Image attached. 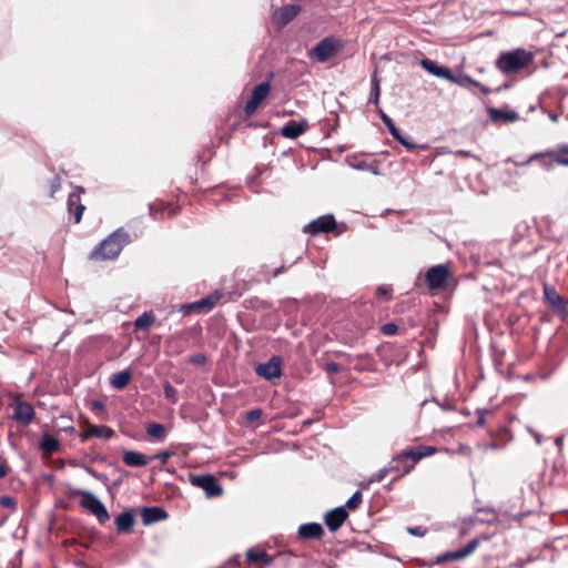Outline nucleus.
I'll list each match as a JSON object with an SVG mask.
<instances>
[{
	"instance_id": "nucleus-1",
	"label": "nucleus",
	"mask_w": 568,
	"mask_h": 568,
	"mask_svg": "<svg viewBox=\"0 0 568 568\" xmlns=\"http://www.w3.org/2000/svg\"><path fill=\"white\" fill-rule=\"evenodd\" d=\"M130 243V234L119 227L104 239L90 254L92 260H114L122 252L123 247Z\"/></svg>"
},
{
	"instance_id": "nucleus-2",
	"label": "nucleus",
	"mask_w": 568,
	"mask_h": 568,
	"mask_svg": "<svg viewBox=\"0 0 568 568\" xmlns=\"http://www.w3.org/2000/svg\"><path fill=\"white\" fill-rule=\"evenodd\" d=\"M532 61L531 52L525 49H515L501 52L495 61V65L503 74L510 75L526 69Z\"/></svg>"
},
{
	"instance_id": "nucleus-3",
	"label": "nucleus",
	"mask_w": 568,
	"mask_h": 568,
	"mask_svg": "<svg viewBox=\"0 0 568 568\" xmlns=\"http://www.w3.org/2000/svg\"><path fill=\"white\" fill-rule=\"evenodd\" d=\"M434 453L435 448L430 446H419L415 449L402 452L399 455L393 458V463L400 466V474L396 476V479L400 478L405 474H408L417 462L424 457L433 455Z\"/></svg>"
},
{
	"instance_id": "nucleus-4",
	"label": "nucleus",
	"mask_w": 568,
	"mask_h": 568,
	"mask_svg": "<svg viewBox=\"0 0 568 568\" xmlns=\"http://www.w3.org/2000/svg\"><path fill=\"white\" fill-rule=\"evenodd\" d=\"M344 47L343 42L333 36L322 39L311 51L313 61L324 63L335 57Z\"/></svg>"
},
{
	"instance_id": "nucleus-5",
	"label": "nucleus",
	"mask_w": 568,
	"mask_h": 568,
	"mask_svg": "<svg viewBox=\"0 0 568 568\" xmlns=\"http://www.w3.org/2000/svg\"><path fill=\"white\" fill-rule=\"evenodd\" d=\"M80 505L93 514L100 524H104L110 519L109 513L102 501L90 491H80Z\"/></svg>"
},
{
	"instance_id": "nucleus-6",
	"label": "nucleus",
	"mask_w": 568,
	"mask_h": 568,
	"mask_svg": "<svg viewBox=\"0 0 568 568\" xmlns=\"http://www.w3.org/2000/svg\"><path fill=\"white\" fill-rule=\"evenodd\" d=\"M190 483L195 487L202 488L209 498L221 496L223 491L216 478L210 474L191 475Z\"/></svg>"
},
{
	"instance_id": "nucleus-7",
	"label": "nucleus",
	"mask_w": 568,
	"mask_h": 568,
	"mask_svg": "<svg viewBox=\"0 0 568 568\" xmlns=\"http://www.w3.org/2000/svg\"><path fill=\"white\" fill-rule=\"evenodd\" d=\"M478 546V540L473 539L470 540L465 547L453 550V551H446L442 555L435 556L429 560V565H442L452 560H458L467 557L470 555Z\"/></svg>"
},
{
	"instance_id": "nucleus-8",
	"label": "nucleus",
	"mask_w": 568,
	"mask_h": 568,
	"mask_svg": "<svg viewBox=\"0 0 568 568\" xmlns=\"http://www.w3.org/2000/svg\"><path fill=\"white\" fill-rule=\"evenodd\" d=\"M544 302L558 314L567 313L568 301L560 295L554 286L547 283L542 285Z\"/></svg>"
},
{
	"instance_id": "nucleus-9",
	"label": "nucleus",
	"mask_w": 568,
	"mask_h": 568,
	"mask_svg": "<svg viewBox=\"0 0 568 568\" xmlns=\"http://www.w3.org/2000/svg\"><path fill=\"white\" fill-rule=\"evenodd\" d=\"M449 276V268L445 264L432 266L426 272L425 282L429 290H437L445 285Z\"/></svg>"
},
{
	"instance_id": "nucleus-10",
	"label": "nucleus",
	"mask_w": 568,
	"mask_h": 568,
	"mask_svg": "<svg viewBox=\"0 0 568 568\" xmlns=\"http://www.w3.org/2000/svg\"><path fill=\"white\" fill-rule=\"evenodd\" d=\"M336 226V222L333 215H322L313 221H311L308 224H306L303 229L304 233H310L313 235H317L320 233H325L333 231Z\"/></svg>"
},
{
	"instance_id": "nucleus-11",
	"label": "nucleus",
	"mask_w": 568,
	"mask_h": 568,
	"mask_svg": "<svg viewBox=\"0 0 568 568\" xmlns=\"http://www.w3.org/2000/svg\"><path fill=\"white\" fill-rule=\"evenodd\" d=\"M282 358L280 356H273L266 363L258 364L255 372L258 376L264 377L267 381L281 376Z\"/></svg>"
},
{
	"instance_id": "nucleus-12",
	"label": "nucleus",
	"mask_w": 568,
	"mask_h": 568,
	"mask_svg": "<svg viewBox=\"0 0 568 568\" xmlns=\"http://www.w3.org/2000/svg\"><path fill=\"white\" fill-rule=\"evenodd\" d=\"M301 11V7L297 4H286L273 12V21L283 28L288 24Z\"/></svg>"
},
{
	"instance_id": "nucleus-13",
	"label": "nucleus",
	"mask_w": 568,
	"mask_h": 568,
	"mask_svg": "<svg viewBox=\"0 0 568 568\" xmlns=\"http://www.w3.org/2000/svg\"><path fill=\"white\" fill-rule=\"evenodd\" d=\"M381 119L384 122V124L387 126L389 133L392 136L402 145L407 148L408 150H415L417 148V144L413 143L412 140L404 135L400 130L395 125L393 120L385 113L381 114Z\"/></svg>"
},
{
	"instance_id": "nucleus-14",
	"label": "nucleus",
	"mask_w": 568,
	"mask_h": 568,
	"mask_svg": "<svg viewBox=\"0 0 568 568\" xmlns=\"http://www.w3.org/2000/svg\"><path fill=\"white\" fill-rule=\"evenodd\" d=\"M348 514L345 506L336 507L326 513L324 520L331 531H336L346 520Z\"/></svg>"
},
{
	"instance_id": "nucleus-15",
	"label": "nucleus",
	"mask_w": 568,
	"mask_h": 568,
	"mask_svg": "<svg viewBox=\"0 0 568 568\" xmlns=\"http://www.w3.org/2000/svg\"><path fill=\"white\" fill-rule=\"evenodd\" d=\"M420 65L424 70H426L428 73L446 79V80H453V72L449 68L438 65L435 61L430 59H423L420 61Z\"/></svg>"
},
{
	"instance_id": "nucleus-16",
	"label": "nucleus",
	"mask_w": 568,
	"mask_h": 568,
	"mask_svg": "<svg viewBox=\"0 0 568 568\" xmlns=\"http://www.w3.org/2000/svg\"><path fill=\"white\" fill-rule=\"evenodd\" d=\"M307 128L308 123L306 120H302L300 122L291 120L281 129V133L284 138L297 139L306 132Z\"/></svg>"
},
{
	"instance_id": "nucleus-17",
	"label": "nucleus",
	"mask_w": 568,
	"mask_h": 568,
	"mask_svg": "<svg viewBox=\"0 0 568 568\" xmlns=\"http://www.w3.org/2000/svg\"><path fill=\"white\" fill-rule=\"evenodd\" d=\"M34 409L27 402H20L14 407L13 417L23 423L24 425H29L34 419Z\"/></svg>"
},
{
	"instance_id": "nucleus-18",
	"label": "nucleus",
	"mask_w": 568,
	"mask_h": 568,
	"mask_svg": "<svg viewBox=\"0 0 568 568\" xmlns=\"http://www.w3.org/2000/svg\"><path fill=\"white\" fill-rule=\"evenodd\" d=\"M221 297H222V293H220L219 291H215L214 293L207 295L206 297H203V298L190 304L187 307H190L192 310H196L199 312H209L216 305V303L220 301Z\"/></svg>"
},
{
	"instance_id": "nucleus-19",
	"label": "nucleus",
	"mask_w": 568,
	"mask_h": 568,
	"mask_svg": "<svg viewBox=\"0 0 568 568\" xmlns=\"http://www.w3.org/2000/svg\"><path fill=\"white\" fill-rule=\"evenodd\" d=\"M323 535L324 529L317 523L303 524L298 528V537L302 539H320Z\"/></svg>"
},
{
	"instance_id": "nucleus-20",
	"label": "nucleus",
	"mask_w": 568,
	"mask_h": 568,
	"mask_svg": "<svg viewBox=\"0 0 568 568\" xmlns=\"http://www.w3.org/2000/svg\"><path fill=\"white\" fill-rule=\"evenodd\" d=\"M168 518L166 511L161 507H144L142 509V521L144 525H151L153 523Z\"/></svg>"
},
{
	"instance_id": "nucleus-21",
	"label": "nucleus",
	"mask_w": 568,
	"mask_h": 568,
	"mask_svg": "<svg viewBox=\"0 0 568 568\" xmlns=\"http://www.w3.org/2000/svg\"><path fill=\"white\" fill-rule=\"evenodd\" d=\"M151 458L135 450H125L123 454V463L130 467H143L149 464Z\"/></svg>"
},
{
	"instance_id": "nucleus-22",
	"label": "nucleus",
	"mask_w": 568,
	"mask_h": 568,
	"mask_svg": "<svg viewBox=\"0 0 568 568\" xmlns=\"http://www.w3.org/2000/svg\"><path fill=\"white\" fill-rule=\"evenodd\" d=\"M115 527L118 532L125 534L131 531L133 525H134V517L131 511L125 510L120 513L115 520H114Z\"/></svg>"
},
{
	"instance_id": "nucleus-23",
	"label": "nucleus",
	"mask_w": 568,
	"mask_h": 568,
	"mask_svg": "<svg viewBox=\"0 0 568 568\" xmlns=\"http://www.w3.org/2000/svg\"><path fill=\"white\" fill-rule=\"evenodd\" d=\"M132 378V373L130 369H124L118 373L112 374L110 377V384L114 389L121 390L124 389Z\"/></svg>"
},
{
	"instance_id": "nucleus-24",
	"label": "nucleus",
	"mask_w": 568,
	"mask_h": 568,
	"mask_svg": "<svg viewBox=\"0 0 568 568\" xmlns=\"http://www.w3.org/2000/svg\"><path fill=\"white\" fill-rule=\"evenodd\" d=\"M246 561L250 564L261 562L264 566H268L272 564L270 556L265 550L260 548H251L246 551Z\"/></svg>"
},
{
	"instance_id": "nucleus-25",
	"label": "nucleus",
	"mask_w": 568,
	"mask_h": 568,
	"mask_svg": "<svg viewBox=\"0 0 568 568\" xmlns=\"http://www.w3.org/2000/svg\"><path fill=\"white\" fill-rule=\"evenodd\" d=\"M487 111H488L489 118L493 122H497L499 120H504L507 122H514V121L518 120V118H519L518 113L515 111H504V110L493 108V106H489L487 109Z\"/></svg>"
},
{
	"instance_id": "nucleus-26",
	"label": "nucleus",
	"mask_w": 568,
	"mask_h": 568,
	"mask_svg": "<svg viewBox=\"0 0 568 568\" xmlns=\"http://www.w3.org/2000/svg\"><path fill=\"white\" fill-rule=\"evenodd\" d=\"M554 156H556L555 152L534 153L524 162V164H530L531 162L538 161L541 166L550 169L554 163H556L552 161Z\"/></svg>"
},
{
	"instance_id": "nucleus-27",
	"label": "nucleus",
	"mask_w": 568,
	"mask_h": 568,
	"mask_svg": "<svg viewBox=\"0 0 568 568\" xmlns=\"http://www.w3.org/2000/svg\"><path fill=\"white\" fill-rule=\"evenodd\" d=\"M349 165L358 171H368L375 175L381 174L379 172V163L377 161H367L364 159H355Z\"/></svg>"
},
{
	"instance_id": "nucleus-28",
	"label": "nucleus",
	"mask_w": 568,
	"mask_h": 568,
	"mask_svg": "<svg viewBox=\"0 0 568 568\" xmlns=\"http://www.w3.org/2000/svg\"><path fill=\"white\" fill-rule=\"evenodd\" d=\"M39 447L40 449L47 454V455H52L53 453L58 452L59 448H60V443L57 438H54L52 435L50 434H44L42 437H41V440L39 443Z\"/></svg>"
},
{
	"instance_id": "nucleus-29",
	"label": "nucleus",
	"mask_w": 568,
	"mask_h": 568,
	"mask_svg": "<svg viewBox=\"0 0 568 568\" xmlns=\"http://www.w3.org/2000/svg\"><path fill=\"white\" fill-rule=\"evenodd\" d=\"M154 321L155 316L152 312H144L135 320L134 326L136 329L149 331Z\"/></svg>"
},
{
	"instance_id": "nucleus-30",
	"label": "nucleus",
	"mask_w": 568,
	"mask_h": 568,
	"mask_svg": "<svg viewBox=\"0 0 568 568\" xmlns=\"http://www.w3.org/2000/svg\"><path fill=\"white\" fill-rule=\"evenodd\" d=\"M89 428L92 437L110 439L114 436V430L105 425H91Z\"/></svg>"
},
{
	"instance_id": "nucleus-31",
	"label": "nucleus",
	"mask_w": 568,
	"mask_h": 568,
	"mask_svg": "<svg viewBox=\"0 0 568 568\" xmlns=\"http://www.w3.org/2000/svg\"><path fill=\"white\" fill-rule=\"evenodd\" d=\"M271 85L268 82L258 83L252 92L251 99L255 100L258 104L268 95Z\"/></svg>"
},
{
	"instance_id": "nucleus-32",
	"label": "nucleus",
	"mask_w": 568,
	"mask_h": 568,
	"mask_svg": "<svg viewBox=\"0 0 568 568\" xmlns=\"http://www.w3.org/2000/svg\"><path fill=\"white\" fill-rule=\"evenodd\" d=\"M84 192V189L82 186H75L74 190L69 194L68 196V210L69 213L73 212V209H75L81 203V194Z\"/></svg>"
},
{
	"instance_id": "nucleus-33",
	"label": "nucleus",
	"mask_w": 568,
	"mask_h": 568,
	"mask_svg": "<svg viewBox=\"0 0 568 568\" xmlns=\"http://www.w3.org/2000/svg\"><path fill=\"white\" fill-rule=\"evenodd\" d=\"M390 471H397L398 475H399L400 474V466H398L397 464H394L393 460H392L390 464H389V467L383 468V469L378 470L376 474H374L373 477L371 478V481L379 483Z\"/></svg>"
},
{
	"instance_id": "nucleus-34",
	"label": "nucleus",
	"mask_w": 568,
	"mask_h": 568,
	"mask_svg": "<svg viewBox=\"0 0 568 568\" xmlns=\"http://www.w3.org/2000/svg\"><path fill=\"white\" fill-rule=\"evenodd\" d=\"M146 433L149 436L162 440L165 437V428L162 424L152 423L148 426Z\"/></svg>"
},
{
	"instance_id": "nucleus-35",
	"label": "nucleus",
	"mask_w": 568,
	"mask_h": 568,
	"mask_svg": "<svg viewBox=\"0 0 568 568\" xmlns=\"http://www.w3.org/2000/svg\"><path fill=\"white\" fill-rule=\"evenodd\" d=\"M448 81L452 83H456L460 87L479 85V81L474 80L468 74H463V75L456 77L453 73V80H448Z\"/></svg>"
},
{
	"instance_id": "nucleus-36",
	"label": "nucleus",
	"mask_w": 568,
	"mask_h": 568,
	"mask_svg": "<svg viewBox=\"0 0 568 568\" xmlns=\"http://www.w3.org/2000/svg\"><path fill=\"white\" fill-rule=\"evenodd\" d=\"M379 82L377 80L376 77H374L372 79V87H371V94H369V99H368V102L369 103H374V104H377L378 103V100H379Z\"/></svg>"
},
{
	"instance_id": "nucleus-37",
	"label": "nucleus",
	"mask_w": 568,
	"mask_h": 568,
	"mask_svg": "<svg viewBox=\"0 0 568 568\" xmlns=\"http://www.w3.org/2000/svg\"><path fill=\"white\" fill-rule=\"evenodd\" d=\"M363 501V495L359 490H356L351 498L346 501L345 508L356 509Z\"/></svg>"
},
{
	"instance_id": "nucleus-38",
	"label": "nucleus",
	"mask_w": 568,
	"mask_h": 568,
	"mask_svg": "<svg viewBox=\"0 0 568 568\" xmlns=\"http://www.w3.org/2000/svg\"><path fill=\"white\" fill-rule=\"evenodd\" d=\"M163 388L165 398L172 404H175L178 402L176 389L169 382L163 384Z\"/></svg>"
},
{
	"instance_id": "nucleus-39",
	"label": "nucleus",
	"mask_w": 568,
	"mask_h": 568,
	"mask_svg": "<svg viewBox=\"0 0 568 568\" xmlns=\"http://www.w3.org/2000/svg\"><path fill=\"white\" fill-rule=\"evenodd\" d=\"M258 105L260 104L257 102H255V100H252L250 98L244 108L246 116L253 115L255 113V111L257 110Z\"/></svg>"
},
{
	"instance_id": "nucleus-40",
	"label": "nucleus",
	"mask_w": 568,
	"mask_h": 568,
	"mask_svg": "<svg viewBox=\"0 0 568 568\" xmlns=\"http://www.w3.org/2000/svg\"><path fill=\"white\" fill-rule=\"evenodd\" d=\"M171 456H172L171 452L161 450L158 454H155L153 457H150V458L151 459H159L162 464H166Z\"/></svg>"
},
{
	"instance_id": "nucleus-41",
	"label": "nucleus",
	"mask_w": 568,
	"mask_h": 568,
	"mask_svg": "<svg viewBox=\"0 0 568 568\" xmlns=\"http://www.w3.org/2000/svg\"><path fill=\"white\" fill-rule=\"evenodd\" d=\"M398 329V326L394 323H387L382 326V333L385 335H394Z\"/></svg>"
},
{
	"instance_id": "nucleus-42",
	"label": "nucleus",
	"mask_w": 568,
	"mask_h": 568,
	"mask_svg": "<svg viewBox=\"0 0 568 568\" xmlns=\"http://www.w3.org/2000/svg\"><path fill=\"white\" fill-rule=\"evenodd\" d=\"M262 415V410L258 409V408H255V409H251L248 412H246V420L247 422H255L256 419H258Z\"/></svg>"
},
{
	"instance_id": "nucleus-43",
	"label": "nucleus",
	"mask_w": 568,
	"mask_h": 568,
	"mask_svg": "<svg viewBox=\"0 0 568 568\" xmlns=\"http://www.w3.org/2000/svg\"><path fill=\"white\" fill-rule=\"evenodd\" d=\"M84 210L85 206L83 204H80L75 209H73V212L71 214H73L75 223H79L81 221Z\"/></svg>"
},
{
	"instance_id": "nucleus-44",
	"label": "nucleus",
	"mask_w": 568,
	"mask_h": 568,
	"mask_svg": "<svg viewBox=\"0 0 568 568\" xmlns=\"http://www.w3.org/2000/svg\"><path fill=\"white\" fill-rule=\"evenodd\" d=\"M407 531L410 534V535H414V536H418V537H423L425 534H426V528L422 527V526H415V527H409L407 529Z\"/></svg>"
},
{
	"instance_id": "nucleus-45",
	"label": "nucleus",
	"mask_w": 568,
	"mask_h": 568,
	"mask_svg": "<svg viewBox=\"0 0 568 568\" xmlns=\"http://www.w3.org/2000/svg\"><path fill=\"white\" fill-rule=\"evenodd\" d=\"M14 505V499L10 496H1L0 497V506L2 507H11Z\"/></svg>"
},
{
	"instance_id": "nucleus-46",
	"label": "nucleus",
	"mask_w": 568,
	"mask_h": 568,
	"mask_svg": "<svg viewBox=\"0 0 568 568\" xmlns=\"http://www.w3.org/2000/svg\"><path fill=\"white\" fill-rule=\"evenodd\" d=\"M339 364L335 363V362H329V363H326L325 365V371L327 373H337L339 372Z\"/></svg>"
},
{
	"instance_id": "nucleus-47",
	"label": "nucleus",
	"mask_w": 568,
	"mask_h": 568,
	"mask_svg": "<svg viewBox=\"0 0 568 568\" xmlns=\"http://www.w3.org/2000/svg\"><path fill=\"white\" fill-rule=\"evenodd\" d=\"M392 288L389 286H379L376 291V293L378 295H385V296H389L392 294Z\"/></svg>"
},
{
	"instance_id": "nucleus-48",
	"label": "nucleus",
	"mask_w": 568,
	"mask_h": 568,
	"mask_svg": "<svg viewBox=\"0 0 568 568\" xmlns=\"http://www.w3.org/2000/svg\"><path fill=\"white\" fill-rule=\"evenodd\" d=\"M552 161H555L557 164L568 166V158H566V156L556 154V156H554Z\"/></svg>"
},
{
	"instance_id": "nucleus-49",
	"label": "nucleus",
	"mask_w": 568,
	"mask_h": 568,
	"mask_svg": "<svg viewBox=\"0 0 568 568\" xmlns=\"http://www.w3.org/2000/svg\"><path fill=\"white\" fill-rule=\"evenodd\" d=\"M191 363L193 364H204L205 363V356L202 354L195 355L191 358Z\"/></svg>"
},
{
	"instance_id": "nucleus-50",
	"label": "nucleus",
	"mask_w": 568,
	"mask_h": 568,
	"mask_svg": "<svg viewBox=\"0 0 568 568\" xmlns=\"http://www.w3.org/2000/svg\"><path fill=\"white\" fill-rule=\"evenodd\" d=\"M8 465L6 463H0V478H4L8 475Z\"/></svg>"
},
{
	"instance_id": "nucleus-51",
	"label": "nucleus",
	"mask_w": 568,
	"mask_h": 568,
	"mask_svg": "<svg viewBox=\"0 0 568 568\" xmlns=\"http://www.w3.org/2000/svg\"><path fill=\"white\" fill-rule=\"evenodd\" d=\"M477 425L478 426H484L485 425V416H484V413L481 410H477Z\"/></svg>"
},
{
	"instance_id": "nucleus-52",
	"label": "nucleus",
	"mask_w": 568,
	"mask_h": 568,
	"mask_svg": "<svg viewBox=\"0 0 568 568\" xmlns=\"http://www.w3.org/2000/svg\"><path fill=\"white\" fill-rule=\"evenodd\" d=\"M51 187H52L51 195H53L54 192L60 187V178L59 176L54 178Z\"/></svg>"
},
{
	"instance_id": "nucleus-53",
	"label": "nucleus",
	"mask_w": 568,
	"mask_h": 568,
	"mask_svg": "<svg viewBox=\"0 0 568 568\" xmlns=\"http://www.w3.org/2000/svg\"><path fill=\"white\" fill-rule=\"evenodd\" d=\"M60 430L64 432V433L73 434L75 432V428H74L73 425L69 424V425H65V426H61Z\"/></svg>"
},
{
	"instance_id": "nucleus-54",
	"label": "nucleus",
	"mask_w": 568,
	"mask_h": 568,
	"mask_svg": "<svg viewBox=\"0 0 568 568\" xmlns=\"http://www.w3.org/2000/svg\"><path fill=\"white\" fill-rule=\"evenodd\" d=\"M85 470L89 475H91L92 477L97 478V479H100L101 476L98 471H95L94 469L90 468V467H85Z\"/></svg>"
},
{
	"instance_id": "nucleus-55",
	"label": "nucleus",
	"mask_w": 568,
	"mask_h": 568,
	"mask_svg": "<svg viewBox=\"0 0 568 568\" xmlns=\"http://www.w3.org/2000/svg\"><path fill=\"white\" fill-rule=\"evenodd\" d=\"M91 437L92 435H90V428L80 435L81 442L83 443L89 440Z\"/></svg>"
},
{
	"instance_id": "nucleus-56",
	"label": "nucleus",
	"mask_w": 568,
	"mask_h": 568,
	"mask_svg": "<svg viewBox=\"0 0 568 568\" xmlns=\"http://www.w3.org/2000/svg\"><path fill=\"white\" fill-rule=\"evenodd\" d=\"M475 87H476V88H478V89H479L483 93H485V94H488V93H490V92H491V90H490L488 87L484 85V84H483V83H480V82H479V85H475Z\"/></svg>"
},
{
	"instance_id": "nucleus-57",
	"label": "nucleus",
	"mask_w": 568,
	"mask_h": 568,
	"mask_svg": "<svg viewBox=\"0 0 568 568\" xmlns=\"http://www.w3.org/2000/svg\"><path fill=\"white\" fill-rule=\"evenodd\" d=\"M230 562L232 564H235V565H241V556L240 555H235L233 557L230 558Z\"/></svg>"
},
{
	"instance_id": "nucleus-58",
	"label": "nucleus",
	"mask_w": 568,
	"mask_h": 568,
	"mask_svg": "<svg viewBox=\"0 0 568 568\" xmlns=\"http://www.w3.org/2000/svg\"><path fill=\"white\" fill-rule=\"evenodd\" d=\"M92 408L93 409H103V404L100 400H93Z\"/></svg>"
},
{
	"instance_id": "nucleus-59",
	"label": "nucleus",
	"mask_w": 568,
	"mask_h": 568,
	"mask_svg": "<svg viewBox=\"0 0 568 568\" xmlns=\"http://www.w3.org/2000/svg\"><path fill=\"white\" fill-rule=\"evenodd\" d=\"M285 270V266L282 265L280 267H277L274 272H273V277H277L280 274H282Z\"/></svg>"
},
{
	"instance_id": "nucleus-60",
	"label": "nucleus",
	"mask_w": 568,
	"mask_h": 568,
	"mask_svg": "<svg viewBox=\"0 0 568 568\" xmlns=\"http://www.w3.org/2000/svg\"><path fill=\"white\" fill-rule=\"evenodd\" d=\"M507 162H511L516 166H526L527 165V164H524L525 161L519 162V161H515L513 159H508Z\"/></svg>"
},
{
	"instance_id": "nucleus-61",
	"label": "nucleus",
	"mask_w": 568,
	"mask_h": 568,
	"mask_svg": "<svg viewBox=\"0 0 568 568\" xmlns=\"http://www.w3.org/2000/svg\"><path fill=\"white\" fill-rule=\"evenodd\" d=\"M458 155L460 156H470V152L469 151H464V150H459L457 152Z\"/></svg>"
},
{
	"instance_id": "nucleus-62",
	"label": "nucleus",
	"mask_w": 568,
	"mask_h": 568,
	"mask_svg": "<svg viewBox=\"0 0 568 568\" xmlns=\"http://www.w3.org/2000/svg\"><path fill=\"white\" fill-rule=\"evenodd\" d=\"M559 152L562 154H568V145L560 146Z\"/></svg>"
},
{
	"instance_id": "nucleus-63",
	"label": "nucleus",
	"mask_w": 568,
	"mask_h": 568,
	"mask_svg": "<svg viewBox=\"0 0 568 568\" xmlns=\"http://www.w3.org/2000/svg\"><path fill=\"white\" fill-rule=\"evenodd\" d=\"M555 444L560 447L562 445V438H556Z\"/></svg>"
},
{
	"instance_id": "nucleus-64",
	"label": "nucleus",
	"mask_w": 568,
	"mask_h": 568,
	"mask_svg": "<svg viewBox=\"0 0 568 568\" xmlns=\"http://www.w3.org/2000/svg\"><path fill=\"white\" fill-rule=\"evenodd\" d=\"M535 439H536L537 444H541V436L539 434L535 435Z\"/></svg>"
}]
</instances>
